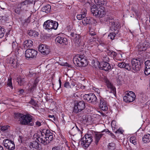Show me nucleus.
Wrapping results in <instances>:
<instances>
[{
    "mask_svg": "<svg viewBox=\"0 0 150 150\" xmlns=\"http://www.w3.org/2000/svg\"><path fill=\"white\" fill-rule=\"evenodd\" d=\"M105 51L109 55L113 56V57H115L117 55L116 53L113 51L112 50L107 49Z\"/></svg>",
    "mask_w": 150,
    "mask_h": 150,
    "instance_id": "30",
    "label": "nucleus"
},
{
    "mask_svg": "<svg viewBox=\"0 0 150 150\" xmlns=\"http://www.w3.org/2000/svg\"><path fill=\"white\" fill-rule=\"evenodd\" d=\"M76 35V33H75L74 32H71L70 35L72 37L73 39L74 40Z\"/></svg>",
    "mask_w": 150,
    "mask_h": 150,
    "instance_id": "55",
    "label": "nucleus"
},
{
    "mask_svg": "<svg viewBox=\"0 0 150 150\" xmlns=\"http://www.w3.org/2000/svg\"><path fill=\"white\" fill-rule=\"evenodd\" d=\"M67 41V39L65 38H64L60 36H58L55 39L56 43H58L60 44L65 43Z\"/></svg>",
    "mask_w": 150,
    "mask_h": 150,
    "instance_id": "20",
    "label": "nucleus"
},
{
    "mask_svg": "<svg viewBox=\"0 0 150 150\" xmlns=\"http://www.w3.org/2000/svg\"><path fill=\"white\" fill-rule=\"evenodd\" d=\"M35 0H28L29 4H32L33 2H35Z\"/></svg>",
    "mask_w": 150,
    "mask_h": 150,
    "instance_id": "64",
    "label": "nucleus"
},
{
    "mask_svg": "<svg viewBox=\"0 0 150 150\" xmlns=\"http://www.w3.org/2000/svg\"><path fill=\"white\" fill-rule=\"evenodd\" d=\"M7 85L10 87L11 89L13 88V86L11 81V78L9 79L8 80Z\"/></svg>",
    "mask_w": 150,
    "mask_h": 150,
    "instance_id": "45",
    "label": "nucleus"
},
{
    "mask_svg": "<svg viewBox=\"0 0 150 150\" xmlns=\"http://www.w3.org/2000/svg\"><path fill=\"white\" fill-rule=\"evenodd\" d=\"M25 22L27 23H30V17H29L27 19L25 20Z\"/></svg>",
    "mask_w": 150,
    "mask_h": 150,
    "instance_id": "59",
    "label": "nucleus"
},
{
    "mask_svg": "<svg viewBox=\"0 0 150 150\" xmlns=\"http://www.w3.org/2000/svg\"><path fill=\"white\" fill-rule=\"evenodd\" d=\"M5 32L4 29L0 26V38H2L4 36Z\"/></svg>",
    "mask_w": 150,
    "mask_h": 150,
    "instance_id": "37",
    "label": "nucleus"
},
{
    "mask_svg": "<svg viewBox=\"0 0 150 150\" xmlns=\"http://www.w3.org/2000/svg\"><path fill=\"white\" fill-rule=\"evenodd\" d=\"M104 21L109 22L111 25V30L116 31L118 30L120 28V25L118 21H115L112 17L106 16L105 18Z\"/></svg>",
    "mask_w": 150,
    "mask_h": 150,
    "instance_id": "5",
    "label": "nucleus"
},
{
    "mask_svg": "<svg viewBox=\"0 0 150 150\" xmlns=\"http://www.w3.org/2000/svg\"><path fill=\"white\" fill-rule=\"evenodd\" d=\"M39 51L43 55L48 54L50 52L49 47L45 45L41 44L38 47Z\"/></svg>",
    "mask_w": 150,
    "mask_h": 150,
    "instance_id": "14",
    "label": "nucleus"
},
{
    "mask_svg": "<svg viewBox=\"0 0 150 150\" xmlns=\"http://www.w3.org/2000/svg\"><path fill=\"white\" fill-rule=\"evenodd\" d=\"M96 16L101 18L104 17L105 15V12L104 11V8L103 6L98 8V11L96 12Z\"/></svg>",
    "mask_w": 150,
    "mask_h": 150,
    "instance_id": "15",
    "label": "nucleus"
},
{
    "mask_svg": "<svg viewBox=\"0 0 150 150\" xmlns=\"http://www.w3.org/2000/svg\"><path fill=\"white\" fill-rule=\"evenodd\" d=\"M130 141L134 145H135L137 144V141H136V138L134 137H131L130 138Z\"/></svg>",
    "mask_w": 150,
    "mask_h": 150,
    "instance_id": "41",
    "label": "nucleus"
},
{
    "mask_svg": "<svg viewBox=\"0 0 150 150\" xmlns=\"http://www.w3.org/2000/svg\"><path fill=\"white\" fill-rule=\"evenodd\" d=\"M124 131L122 129H119L115 131L116 133H118L120 134H122Z\"/></svg>",
    "mask_w": 150,
    "mask_h": 150,
    "instance_id": "51",
    "label": "nucleus"
},
{
    "mask_svg": "<svg viewBox=\"0 0 150 150\" xmlns=\"http://www.w3.org/2000/svg\"><path fill=\"white\" fill-rule=\"evenodd\" d=\"M29 103L35 106H37L38 105V101L36 100H35L32 99H31L30 101L29 102Z\"/></svg>",
    "mask_w": 150,
    "mask_h": 150,
    "instance_id": "39",
    "label": "nucleus"
},
{
    "mask_svg": "<svg viewBox=\"0 0 150 150\" xmlns=\"http://www.w3.org/2000/svg\"><path fill=\"white\" fill-rule=\"evenodd\" d=\"M24 79L21 78L20 77H18L17 79V81L20 86L23 85L25 83Z\"/></svg>",
    "mask_w": 150,
    "mask_h": 150,
    "instance_id": "31",
    "label": "nucleus"
},
{
    "mask_svg": "<svg viewBox=\"0 0 150 150\" xmlns=\"http://www.w3.org/2000/svg\"><path fill=\"white\" fill-rule=\"evenodd\" d=\"M9 127V126L7 125L1 126L0 127V129L3 132H6Z\"/></svg>",
    "mask_w": 150,
    "mask_h": 150,
    "instance_id": "35",
    "label": "nucleus"
},
{
    "mask_svg": "<svg viewBox=\"0 0 150 150\" xmlns=\"http://www.w3.org/2000/svg\"><path fill=\"white\" fill-rule=\"evenodd\" d=\"M103 135V134L100 133H98L95 134V142L96 143V144H97Z\"/></svg>",
    "mask_w": 150,
    "mask_h": 150,
    "instance_id": "26",
    "label": "nucleus"
},
{
    "mask_svg": "<svg viewBox=\"0 0 150 150\" xmlns=\"http://www.w3.org/2000/svg\"><path fill=\"white\" fill-rule=\"evenodd\" d=\"M37 53V51L32 49H28L25 51V56L26 59L34 58L36 57Z\"/></svg>",
    "mask_w": 150,
    "mask_h": 150,
    "instance_id": "10",
    "label": "nucleus"
},
{
    "mask_svg": "<svg viewBox=\"0 0 150 150\" xmlns=\"http://www.w3.org/2000/svg\"><path fill=\"white\" fill-rule=\"evenodd\" d=\"M59 87L58 88H56V89H55V90H58L60 88H61L62 82H61V80L60 78H59Z\"/></svg>",
    "mask_w": 150,
    "mask_h": 150,
    "instance_id": "54",
    "label": "nucleus"
},
{
    "mask_svg": "<svg viewBox=\"0 0 150 150\" xmlns=\"http://www.w3.org/2000/svg\"><path fill=\"white\" fill-rule=\"evenodd\" d=\"M41 120L40 121H37L35 122V125L37 126H38V127H39V126H40L41 125V123L42 122H41Z\"/></svg>",
    "mask_w": 150,
    "mask_h": 150,
    "instance_id": "53",
    "label": "nucleus"
},
{
    "mask_svg": "<svg viewBox=\"0 0 150 150\" xmlns=\"http://www.w3.org/2000/svg\"><path fill=\"white\" fill-rule=\"evenodd\" d=\"M131 71L135 73L140 70L141 64L139 59H133L131 60Z\"/></svg>",
    "mask_w": 150,
    "mask_h": 150,
    "instance_id": "7",
    "label": "nucleus"
},
{
    "mask_svg": "<svg viewBox=\"0 0 150 150\" xmlns=\"http://www.w3.org/2000/svg\"><path fill=\"white\" fill-rule=\"evenodd\" d=\"M73 62L76 66L80 67H85L88 64L86 58H84L83 55H81L75 56L73 58Z\"/></svg>",
    "mask_w": 150,
    "mask_h": 150,
    "instance_id": "3",
    "label": "nucleus"
},
{
    "mask_svg": "<svg viewBox=\"0 0 150 150\" xmlns=\"http://www.w3.org/2000/svg\"><path fill=\"white\" fill-rule=\"evenodd\" d=\"M84 103L83 101H80L75 105L73 112H79L85 108Z\"/></svg>",
    "mask_w": 150,
    "mask_h": 150,
    "instance_id": "12",
    "label": "nucleus"
},
{
    "mask_svg": "<svg viewBox=\"0 0 150 150\" xmlns=\"http://www.w3.org/2000/svg\"><path fill=\"white\" fill-rule=\"evenodd\" d=\"M136 98L135 93L132 91L126 92L125 95L123 97L124 101L126 103H130L133 101Z\"/></svg>",
    "mask_w": 150,
    "mask_h": 150,
    "instance_id": "8",
    "label": "nucleus"
},
{
    "mask_svg": "<svg viewBox=\"0 0 150 150\" xmlns=\"http://www.w3.org/2000/svg\"><path fill=\"white\" fill-rule=\"evenodd\" d=\"M100 66V68L101 69L106 71H108L111 69L110 65L108 62H102Z\"/></svg>",
    "mask_w": 150,
    "mask_h": 150,
    "instance_id": "18",
    "label": "nucleus"
},
{
    "mask_svg": "<svg viewBox=\"0 0 150 150\" xmlns=\"http://www.w3.org/2000/svg\"><path fill=\"white\" fill-rule=\"evenodd\" d=\"M105 82L108 88V91H110V93L115 94L116 93V89L112 83L108 80H105Z\"/></svg>",
    "mask_w": 150,
    "mask_h": 150,
    "instance_id": "16",
    "label": "nucleus"
},
{
    "mask_svg": "<svg viewBox=\"0 0 150 150\" xmlns=\"http://www.w3.org/2000/svg\"><path fill=\"white\" fill-rule=\"evenodd\" d=\"M80 14L84 15V16L86 17L87 15V10L85 8H83L81 10Z\"/></svg>",
    "mask_w": 150,
    "mask_h": 150,
    "instance_id": "43",
    "label": "nucleus"
},
{
    "mask_svg": "<svg viewBox=\"0 0 150 150\" xmlns=\"http://www.w3.org/2000/svg\"><path fill=\"white\" fill-rule=\"evenodd\" d=\"M24 92V90L22 89H20L19 90L18 93H19V94H22Z\"/></svg>",
    "mask_w": 150,
    "mask_h": 150,
    "instance_id": "63",
    "label": "nucleus"
},
{
    "mask_svg": "<svg viewBox=\"0 0 150 150\" xmlns=\"http://www.w3.org/2000/svg\"><path fill=\"white\" fill-rule=\"evenodd\" d=\"M136 48L137 49L138 51L139 52L144 51L146 50V48L142 44L138 45Z\"/></svg>",
    "mask_w": 150,
    "mask_h": 150,
    "instance_id": "28",
    "label": "nucleus"
},
{
    "mask_svg": "<svg viewBox=\"0 0 150 150\" xmlns=\"http://www.w3.org/2000/svg\"><path fill=\"white\" fill-rule=\"evenodd\" d=\"M41 136L37 138L35 141L30 143V147L38 150L39 149V144L38 142H40L44 145H47L54 139L53 134L48 129L44 130L41 132Z\"/></svg>",
    "mask_w": 150,
    "mask_h": 150,
    "instance_id": "1",
    "label": "nucleus"
},
{
    "mask_svg": "<svg viewBox=\"0 0 150 150\" xmlns=\"http://www.w3.org/2000/svg\"><path fill=\"white\" fill-rule=\"evenodd\" d=\"M62 148L60 146H55L52 147V150H62Z\"/></svg>",
    "mask_w": 150,
    "mask_h": 150,
    "instance_id": "49",
    "label": "nucleus"
},
{
    "mask_svg": "<svg viewBox=\"0 0 150 150\" xmlns=\"http://www.w3.org/2000/svg\"><path fill=\"white\" fill-rule=\"evenodd\" d=\"M28 35L32 38L38 37L39 35L38 32L34 30H29L28 33Z\"/></svg>",
    "mask_w": 150,
    "mask_h": 150,
    "instance_id": "22",
    "label": "nucleus"
},
{
    "mask_svg": "<svg viewBox=\"0 0 150 150\" xmlns=\"http://www.w3.org/2000/svg\"><path fill=\"white\" fill-rule=\"evenodd\" d=\"M86 17L84 16V15H82L80 13L79 14H78L76 16L77 18L79 20H81L83 19Z\"/></svg>",
    "mask_w": 150,
    "mask_h": 150,
    "instance_id": "46",
    "label": "nucleus"
},
{
    "mask_svg": "<svg viewBox=\"0 0 150 150\" xmlns=\"http://www.w3.org/2000/svg\"><path fill=\"white\" fill-rule=\"evenodd\" d=\"M80 38V35L79 34H77L76 36H75V38L74 39V40L76 41H77L78 42H79Z\"/></svg>",
    "mask_w": 150,
    "mask_h": 150,
    "instance_id": "52",
    "label": "nucleus"
},
{
    "mask_svg": "<svg viewBox=\"0 0 150 150\" xmlns=\"http://www.w3.org/2000/svg\"><path fill=\"white\" fill-rule=\"evenodd\" d=\"M3 144L4 146L8 150H13L15 148L14 142L8 139H4L3 142Z\"/></svg>",
    "mask_w": 150,
    "mask_h": 150,
    "instance_id": "11",
    "label": "nucleus"
},
{
    "mask_svg": "<svg viewBox=\"0 0 150 150\" xmlns=\"http://www.w3.org/2000/svg\"><path fill=\"white\" fill-rule=\"evenodd\" d=\"M144 73L146 75H148L150 74V68H145L144 70Z\"/></svg>",
    "mask_w": 150,
    "mask_h": 150,
    "instance_id": "47",
    "label": "nucleus"
},
{
    "mask_svg": "<svg viewBox=\"0 0 150 150\" xmlns=\"http://www.w3.org/2000/svg\"><path fill=\"white\" fill-rule=\"evenodd\" d=\"M48 117L50 118H52L54 120H55V118L54 115H49Z\"/></svg>",
    "mask_w": 150,
    "mask_h": 150,
    "instance_id": "62",
    "label": "nucleus"
},
{
    "mask_svg": "<svg viewBox=\"0 0 150 150\" xmlns=\"http://www.w3.org/2000/svg\"><path fill=\"white\" fill-rule=\"evenodd\" d=\"M117 66L121 68H125L128 70H131V66L129 64H126L123 62L118 63Z\"/></svg>",
    "mask_w": 150,
    "mask_h": 150,
    "instance_id": "19",
    "label": "nucleus"
},
{
    "mask_svg": "<svg viewBox=\"0 0 150 150\" xmlns=\"http://www.w3.org/2000/svg\"><path fill=\"white\" fill-rule=\"evenodd\" d=\"M96 6H93L91 8V11L92 12V13L93 14V15L94 16H96V11H98V8L97 9V8L96 7Z\"/></svg>",
    "mask_w": 150,
    "mask_h": 150,
    "instance_id": "36",
    "label": "nucleus"
},
{
    "mask_svg": "<svg viewBox=\"0 0 150 150\" xmlns=\"http://www.w3.org/2000/svg\"><path fill=\"white\" fill-rule=\"evenodd\" d=\"M100 106H103L104 105H105L108 104L106 100L103 98H100Z\"/></svg>",
    "mask_w": 150,
    "mask_h": 150,
    "instance_id": "33",
    "label": "nucleus"
},
{
    "mask_svg": "<svg viewBox=\"0 0 150 150\" xmlns=\"http://www.w3.org/2000/svg\"><path fill=\"white\" fill-rule=\"evenodd\" d=\"M81 145L84 148L88 147L93 140L91 134H86L81 139Z\"/></svg>",
    "mask_w": 150,
    "mask_h": 150,
    "instance_id": "6",
    "label": "nucleus"
},
{
    "mask_svg": "<svg viewBox=\"0 0 150 150\" xmlns=\"http://www.w3.org/2000/svg\"><path fill=\"white\" fill-rule=\"evenodd\" d=\"M93 116L95 118H99L100 116V115H99L98 114H94L93 115Z\"/></svg>",
    "mask_w": 150,
    "mask_h": 150,
    "instance_id": "61",
    "label": "nucleus"
},
{
    "mask_svg": "<svg viewBox=\"0 0 150 150\" xmlns=\"http://www.w3.org/2000/svg\"><path fill=\"white\" fill-rule=\"evenodd\" d=\"M95 2L97 6H101L105 4V2L104 0H95Z\"/></svg>",
    "mask_w": 150,
    "mask_h": 150,
    "instance_id": "32",
    "label": "nucleus"
},
{
    "mask_svg": "<svg viewBox=\"0 0 150 150\" xmlns=\"http://www.w3.org/2000/svg\"><path fill=\"white\" fill-rule=\"evenodd\" d=\"M35 74L33 73L32 72H29V74H28V76L29 77H31L32 76H35Z\"/></svg>",
    "mask_w": 150,
    "mask_h": 150,
    "instance_id": "57",
    "label": "nucleus"
},
{
    "mask_svg": "<svg viewBox=\"0 0 150 150\" xmlns=\"http://www.w3.org/2000/svg\"><path fill=\"white\" fill-rule=\"evenodd\" d=\"M64 87L68 88H71V86L70 85L69 82L68 81L64 83Z\"/></svg>",
    "mask_w": 150,
    "mask_h": 150,
    "instance_id": "44",
    "label": "nucleus"
},
{
    "mask_svg": "<svg viewBox=\"0 0 150 150\" xmlns=\"http://www.w3.org/2000/svg\"><path fill=\"white\" fill-rule=\"evenodd\" d=\"M44 28L47 31L51 30L52 29L56 30L58 26L57 22L52 20H48L44 23Z\"/></svg>",
    "mask_w": 150,
    "mask_h": 150,
    "instance_id": "4",
    "label": "nucleus"
},
{
    "mask_svg": "<svg viewBox=\"0 0 150 150\" xmlns=\"http://www.w3.org/2000/svg\"><path fill=\"white\" fill-rule=\"evenodd\" d=\"M69 83L70 84V85L71 86V88L75 86V83L73 81H70Z\"/></svg>",
    "mask_w": 150,
    "mask_h": 150,
    "instance_id": "60",
    "label": "nucleus"
},
{
    "mask_svg": "<svg viewBox=\"0 0 150 150\" xmlns=\"http://www.w3.org/2000/svg\"><path fill=\"white\" fill-rule=\"evenodd\" d=\"M37 86V84L33 83V86L30 88V91H32V90H33L36 88Z\"/></svg>",
    "mask_w": 150,
    "mask_h": 150,
    "instance_id": "56",
    "label": "nucleus"
},
{
    "mask_svg": "<svg viewBox=\"0 0 150 150\" xmlns=\"http://www.w3.org/2000/svg\"><path fill=\"white\" fill-rule=\"evenodd\" d=\"M94 20L92 18L89 17H86L84 18L82 21L83 24L84 25L91 23L92 21Z\"/></svg>",
    "mask_w": 150,
    "mask_h": 150,
    "instance_id": "21",
    "label": "nucleus"
},
{
    "mask_svg": "<svg viewBox=\"0 0 150 150\" xmlns=\"http://www.w3.org/2000/svg\"><path fill=\"white\" fill-rule=\"evenodd\" d=\"M103 62H108L109 60V59L108 56H106L103 57L102 58Z\"/></svg>",
    "mask_w": 150,
    "mask_h": 150,
    "instance_id": "42",
    "label": "nucleus"
},
{
    "mask_svg": "<svg viewBox=\"0 0 150 150\" xmlns=\"http://www.w3.org/2000/svg\"><path fill=\"white\" fill-rule=\"evenodd\" d=\"M84 99L89 103L96 104L97 103V98L95 94L93 93L86 94L83 96Z\"/></svg>",
    "mask_w": 150,
    "mask_h": 150,
    "instance_id": "9",
    "label": "nucleus"
},
{
    "mask_svg": "<svg viewBox=\"0 0 150 150\" xmlns=\"http://www.w3.org/2000/svg\"><path fill=\"white\" fill-rule=\"evenodd\" d=\"M108 149L109 150H114L115 149V144L113 143H111L108 144Z\"/></svg>",
    "mask_w": 150,
    "mask_h": 150,
    "instance_id": "29",
    "label": "nucleus"
},
{
    "mask_svg": "<svg viewBox=\"0 0 150 150\" xmlns=\"http://www.w3.org/2000/svg\"><path fill=\"white\" fill-rule=\"evenodd\" d=\"M145 67L146 68H150V60H148L145 62Z\"/></svg>",
    "mask_w": 150,
    "mask_h": 150,
    "instance_id": "48",
    "label": "nucleus"
},
{
    "mask_svg": "<svg viewBox=\"0 0 150 150\" xmlns=\"http://www.w3.org/2000/svg\"><path fill=\"white\" fill-rule=\"evenodd\" d=\"M119 32L118 30H116V31H114V32H112L108 35V38L109 39H110L112 40H114V39L115 36L116 34H117Z\"/></svg>",
    "mask_w": 150,
    "mask_h": 150,
    "instance_id": "27",
    "label": "nucleus"
},
{
    "mask_svg": "<svg viewBox=\"0 0 150 150\" xmlns=\"http://www.w3.org/2000/svg\"><path fill=\"white\" fill-rule=\"evenodd\" d=\"M70 125L71 127V128H72V129L69 131V133L71 135H75L77 134V133L79 134H81L82 133L81 131L75 124L72 123Z\"/></svg>",
    "mask_w": 150,
    "mask_h": 150,
    "instance_id": "13",
    "label": "nucleus"
},
{
    "mask_svg": "<svg viewBox=\"0 0 150 150\" xmlns=\"http://www.w3.org/2000/svg\"><path fill=\"white\" fill-rule=\"evenodd\" d=\"M6 5V3L4 1H1L0 3V7L1 8L3 9H5L4 8L5 6H4Z\"/></svg>",
    "mask_w": 150,
    "mask_h": 150,
    "instance_id": "50",
    "label": "nucleus"
},
{
    "mask_svg": "<svg viewBox=\"0 0 150 150\" xmlns=\"http://www.w3.org/2000/svg\"><path fill=\"white\" fill-rule=\"evenodd\" d=\"M15 12L18 14H19L21 12V9L19 8H17L15 10Z\"/></svg>",
    "mask_w": 150,
    "mask_h": 150,
    "instance_id": "58",
    "label": "nucleus"
},
{
    "mask_svg": "<svg viewBox=\"0 0 150 150\" xmlns=\"http://www.w3.org/2000/svg\"><path fill=\"white\" fill-rule=\"evenodd\" d=\"M14 116L15 118L19 119L21 124L33 125V124L32 123H30L32 121L33 117L28 113H26L25 114L21 113H14Z\"/></svg>",
    "mask_w": 150,
    "mask_h": 150,
    "instance_id": "2",
    "label": "nucleus"
},
{
    "mask_svg": "<svg viewBox=\"0 0 150 150\" xmlns=\"http://www.w3.org/2000/svg\"><path fill=\"white\" fill-rule=\"evenodd\" d=\"M9 62L13 67H16L18 64V60L13 58H10Z\"/></svg>",
    "mask_w": 150,
    "mask_h": 150,
    "instance_id": "23",
    "label": "nucleus"
},
{
    "mask_svg": "<svg viewBox=\"0 0 150 150\" xmlns=\"http://www.w3.org/2000/svg\"><path fill=\"white\" fill-rule=\"evenodd\" d=\"M29 4L28 0H25L21 3V7L24 6H27V5Z\"/></svg>",
    "mask_w": 150,
    "mask_h": 150,
    "instance_id": "38",
    "label": "nucleus"
},
{
    "mask_svg": "<svg viewBox=\"0 0 150 150\" xmlns=\"http://www.w3.org/2000/svg\"><path fill=\"white\" fill-rule=\"evenodd\" d=\"M108 104L105 105H104L103 106H99L100 109L104 111H106L108 110Z\"/></svg>",
    "mask_w": 150,
    "mask_h": 150,
    "instance_id": "40",
    "label": "nucleus"
},
{
    "mask_svg": "<svg viewBox=\"0 0 150 150\" xmlns=\"http://www.w3.org/2000/svg\"><path fill=\"white\" fill-rule=\"evenodd\" d=\"M51 6L49 4L43 6L42 9V11L47 13H49L51 10Z\"/></svg>",
    "mask_w": 150,
    "mask_h": 150,
    "instance_id": "24",
    "label": "nucleus"
},
{
    "mask_svg": "<svg viewBox=\"0 0 150 150\" xmlns=\"http://www.w3.org/2000/svg\"><path fill=\"white\" fill-rule=\"evenodd\" d=\"M33 45V42L30 40H25L23 42L22 46V48L26 49L31 47Z\"/></svg>",
    "mask_w": 150,
    "mask_h": 150,
    "instance_id": "17",
    "label": "nucleus"
},
{
    "mask_svg": "<svg viewBox=\"0 0 150 150\" xmlns=\"http://www.w3.org/2000/svg\"><path fill=\"white\" fill-rule=\"evenodd\" d=\"M142 141L144 143H146L150 142V134H145L142 137Z\"/></svg>",
    "mask_w": 150,
    "mask_h": 150,
    "instance_id": "25",
    "label": "nucleus"
},
{
    "mask_svg": "<svg viewBox=\"0 0 150 150\" xmlns=\"http://www.w3.org/2000/svg\"><path fill=\"white\" fill-rule=\"evenodd\" d=\"M17 43L16 42H12V47L13 49H14V48H15L16 49L15 52L16 53V54H18L19 53V50L20 49L19 48H18V47H16V46L17 45Z\"/></svg>",
    "mask_w": 150,
    "mask_h": 150,
    "instance_id": "34",
    "label": "nucleus"
}]
</instances>
